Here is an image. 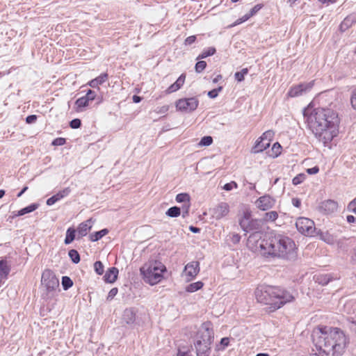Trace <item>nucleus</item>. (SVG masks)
Here are the masks:
<instances>
[{"label":"nucleus","instance_id":"1","mask_svg":"<svg viewBox=\"0 0 356 356\" xmlns=\"http://www.w3.org/2000/svg\"><path fill=\"white\" fill-rule=\"evenodd\" d=\"M248 245L266 259H282L294 261L298 258V248L294 241L287 236L273 232H255L250 235Z\"/></svg>","mask_w":356,"mask_h":356},{"label":"nucleus","instance_id":"2","mask_svg":"<svg viewBox=\"0 0 356 356\" xmlns=\"http://www.w3.org/2000/svg\"><path fill=\"white\" fill-rule=\"evenodd\" d=\"M307 128L318 139L324 142L333 138V133L338 131L340 118L338 113L330 108H305L302 111Z\"/></svg>","mask_w":356,"mask_h":356},{"label":"nucleus","instance_id":"3","mask_svg":"<svg viewBox=\"0 0 356 356\" xmlns=\"http://www.w3.org/2000/svg\"><path fill=\"white\" fill-rule=\"evenodd\" d=\"M312 339L316 350L327 356H341L347 344L346 337L341 329L325 325L315 327Z\"/></svg>","mask_w":356,"mask_h":356},{"label":"nucleus","instance_id":"4","mask_svg":"<svg viewBox=\"0 0 356 356\" xmlns=\"http://www.w3.org/2000/svg\"><path fill=\"white\" fill-rule=\"evenodd\" d=\"M296 291L292 289L280 286H266L257 288L255 296L258 302L270 305L273 310L278 309L284 305L293 302Z\"/></svg>","mask_w":356,"mask_h":356},{"label":"nucleus","instance_id":"5","mask_svg":"<svg viewBox=\"0 0 356 356\" xmlns=\"http://www.w3.org/2000/svg\"><path fill=\"white\" fill-rule=\"evenodd\" d=\"M167 272L166 266L159 261L150 260L140 268V273L144 282L151 286L159 284Z\"/></svg>","mask_w":356,"mask_h":356},{"label":"nucleus","instance_id":"6","mask_svg":"<svg viewBox=\"0 0 356 356\" xmlns=\"http://www.w3.org/2000/svg\"><path fill=\"white\" fill-rule=\"evenodd\" d=\"M194 340H200L201 342L213 343L214 340L213 323L209 321L202 323L196 332Z\"/></svg>","mask_w":356,"mask_h":356},{"label":"nucleus","instance_id":"7","mask_svg":"<svg viewBox=\"0 0 356 356\" xmlns=\"http://www.w3.org/2000/svg\"><path fill=\"white\" fill-rule=\"evenodd\" d=\"M238 223L243 231L245 232H250L255 231L254 233L257 232V230L259 229L261 222L259 220L253 219L251 218V212L245 211L243 213V216L238 220Z\"/></svg>","mask_w":356,"mask_h":356},{"label":"nucleus","instance_id":"8","mask_svg":"<svg viewBox=\"0 0 356 356\" xmlns=\"http://www.w3.org/2000/svg\"><path fill=\"white\" fill-rule=\"evenodd\" d=\"M296 227L298 231L306 236H314L316 227L314 222L305 217H300L296 220Z\"/></svg>","mask_w":356,"mask_h":356},{"label":"nucleus","instance_id":"9","mask_svg":"<svg viewBox=\"0 0 356 356\" xmlns=\"http://www.w3.org/2000/svg\"><path fill=\"white\" fill-rule=\"evenodd\" d=\"M275 133L273 130H268L256 140L254 145L252 148V152L254 154L261 152L266 150L270 146V142L273 138Z\"/></svg>","mask_w":356,"mask_h":356},{"label":"nucleus","instance_id":"10","mask_svg":"<svg viewBox=\"0 0 356 356\" xmlns=\"http://www.w3.org/2000/svg\"><path fill=\"white\" fill-rule=\"evenodd\" d=\"M198 105L199 100L196 97L181 98L175 102L177 111L187 113L195 111Z\"/></svg>","mask_w":356,"mask_h":356},{"label":"nucleus","instance_id":"11","mask_svg":"<svg viewBox=\"0 0 356 356\" xmlns=\"http://www.w3.org/2000/svg\"><path fill=\"white\" fill-rule=\"evenodd\" d=\"M42 284L46 287L48 292L54 291L59 286V280L51 270L43 271L41 277Z\"/></svg>","mask_w":356,"mask_h":356},{"label":"nucleus","instance_id":"12","mask_svg":"<svg viewBox=\"0 0 356 356\" xmlns=\"http://www.w3.org/2000/svg\"><path fill=\"white\" fill-rule=\"evenodd\" d=\"M314 85V81L309 82L300 83L299 84L291 86L288 92L287 95L290 97H297L305 95L313 88Z\"/></svg>","mask_w":356,"mask_h":356},{"label":"nucleus","instance_id":"13","mask_svg":"<svg viewBox=\"0 0 356 356\" xmlns=\"http://www.w3.org/2000/svg\"><path fill=\"white\" fill-rule=\"evenodd\" d=\"M209 342H201L200 340H194L193 345L197 356H209L211 350V344Z\"/></svg>","mask_w":356,"mask_h":356},{"label":"nucleus","instance_id":"14","mask_svg":"<svg viewBox=\"0 0 356 356\" xmlns=\"http://www.w3.org/2000/svg\"><path fill=\"white\" fill-rule=\"evenodd\" d=\"M200 262L193 261L188 263L184 267V273L187 277V280L190 281L194 279L200 272Z\"/></svg>","mask_w":356,"mask_h":356},{"label":"nucleus","instance_id":"15","mask_svg":"<svg viewBox=\"0 0 356 356\" xmlns=\"http://www.w3.org/2000/svg\"><path fill=\"white\" fill-rule=\"evenodd\" d=\"M275 204V200L269 195H263L256 201L257 207L262 211L273 208Z\"/></svg>","mask_w":356,"mask_h":356},{"label":"nucleus","instance_id":"16","mask_svg":"<svg viewBox=\"0 0 356 356\" xmlns=\"http://www.w3.org/2000/svg\"><path fill=\"white\" fill-rule=\"evenodd\" d=\"M338 208V203L333 200H327L320 203L319 211L325 214H330L335 212Z\"/></svg>","mask_w":356,"mask_h":356},{"label":"nucleus","instance_id":"17","mask_svg":"<svg viewBox=\"0 0 356 356\" xmlns=\"http://www.w3.org/2000/svg\"><path fill=\"white\" fill-rule=\"evenodd\" d=\"M136 309L134 307L127 308L122 315L123 321L131 327L136 325Z\"/></svg>","mask_w":356,"mask_h":356},{"label":"nucleus","instance_id":"18","mask_svg":"<svg viewBox=\"0 0 356 356\" xmlns=\"http://www.w3.org/2000/svg\"><path fill=\"white\" fill-rule=\"evenodd\" d=\"M229 211V207L226 202H220L212 209V216L217 220L226 216Z\"/></svg>","mask_w":356,"mask_h":356},{"label":"nucleus","instance_id":"19","mask_svg":"<svg viewBox=\"0 0 356 356\" xmlns=\"http://www.w3.org/2000/svg\"><path fill=\"white\" fill-rule=\"evenodd\" d=\"M314 236H318L321 240L327 244H334L335 242V237L333 234H330L327 230L323 231L321 229L316 227Z\"/></svg>","mask_w":356,"mask_h":356},{"label":"nucleus","instance_id":"20","mask_svg":"<svg viewBox=\"0 0 356 356\" xmlns=\"http://www.w3.org/2000/svg\"><path fill=\"white\" fill-rule=\"evenodd\" d=\"M92 220L89 219L84 222H81L76 230L77 232V239H80L83 236H86L88 233L92 229Z\"/></svg>","mask_w":356,"mask_h":356},{"label":"nucleus","instance_id":"21","mask_svg":"<svg viewBox=\"0 0 356 356\" xmlns=\"http://www.w3.org/2000/svg\"><path fill=\"white\" fill-rule=\"evenodd\" d=\"M119 270L116 267L109 268L105 273L103 279L106 283H113L118 279Z\"/></svg>","mask_w":356,"mask_h":356},{"label":"nucleus","instance_id":"22","mask_svg":"<svg viewBox=\"0 0 356 356\" xmlns=\"http://www.w3.org/2000/svg\"><path fill=\"white\" fill-rule=\"evenodd\" d=\"M314 280L318 284L325 286L332 281L334 277L331 273H319L314 276Z\"/></svg>","mask_w":356,"mask_h":356},{"label":"nucleus","instance_id":"23","mask_svg":"<svg viewBox=\"0 0 356 356\" xmlns=\"http://www.w3.org/2000/svg\"><path fill=\"white\" fill-rule=\"evenodd\" d=\"M356 22V17L353 15L347 16L340 24L339 30L341 32L346 31L349 29L353 24Z\"/></svg>","mask_w":356,"mask_h":356},{"label":"nucleus","instance_id":"24","mask_svg":"<svg viewBox=\"0 0 356 356\" xmlns=\"http://www.w3.org/2000/svg\"><path fill=\"white\" fill-rule=\"evenodd\" d=\"M108 75L106 72L102 73L99 76L90 81L88 85L93 88H99V86L106 82L108 79Z\"/></svg>","mask_w":356,"mask_h":356},{"label":"nucleus","instance_id":"25","mask_svg":"<svg viewBox=\"0 0 356 356\" xmlns=\"http://www.w3.org/2000/svg\"><path fill=\"white\" fill-rule=\"evenodd\" d=\"M39 207V204L38 203H32L20 210L17 211L16 213L14 214L15 216H22L26 213H31L35 211Z\"/></svg>","mask_w":356,"mask_h":356},{"label":"nucleus","instance_id":"26","mask_svg":"<svg viewBox=\"0 0 356 356\" xmlns=\"http://www.w3.org/2000/svg\"><path fill=\"white\" fill-rule=\"evenodd\" d=\"M76 230L74 227H70L67 229L65 233V238L64 239V243L69 245L72 243L76 238Z\"/></svg>","mask_w":356,"mask_h":356},{"label":"nucleus","instance_id":"27","mask_svg":"<svg viewBox=\"0 0 356 356\" xmlns=\"http://www.w3.org/2000/svg\"><path fill=\"white\" fill-rule=\"evenodd\" d=\"M108 233V229L106 228L102 229L99 231L95 232L89 235V239L92 242L99 241L102 237Z\"/></svg>","mask_w":356,"mask_h":356},{"label":"nucleus","instance_id":"28","mask_svg":"<svg viewBox=\"0 0 356 356\" xmlns=\"http://www.w3.org/2000/svg\"><path fill=\"white\" fill-rule=\"evenodd\" d=\"M88 105L89 102L83 96L75 101V110L76 112H82Z\"/></svg>","mask_w":356,"mask_h":356},{"label":"nucleus","instance_id":"29","mask_svg":"<svg viewBox=\"0 0 356 356\" xmlns=\"http://www.w3.org/2000/svg\"><path fill=\"white\" fill-rule=\"evenodd\" d=\"M231 339L229 337H222L220 342L215 346V350L217 352L224 351L229 346Z\"/></svg>","mask_w":356,"mask_h":356},{"label":"nucleus","instance_id":"30","mask_svg":"<svg viewBox=\"0 0 356 356\" xmlns=\"http://www.w3.org/2000/svg\"><path fill=\"white\" fill-rule=\"evenodd\" d=\"M203 286L204 283L202 281H197L187 285L186 287V291L188 293H194L201 289Z\"/></svg>","mask_w":356,"mask_h":356},{"label":"nucleus","instance_id":"31","mask_svg":"<svg viewBox=\"0 0 356 356\" xmlns=\"http://www.w3.org/2000/svg\"><path fill=\"white\" fill-rule=\"evenodd\" d=\"M216 49L213 47H210L204 49L202 52L197 57V60L206 58L209 56H213L216 54Z\"/></svg>","mask_w":356,"mask_h":356},{"label":"nucleus","instance_id":"32","mask_svg":"<svg viewBox=\"0 0 356 356\" xmlns=\"http://www.w3.org/2000/svg\"><path fill=\"white\" fill-rule=\"evenodd\" d=\"M165 215L170 218H177L181 215V208L177 206L171 207L166 211Z\"/></svg>","mask_w":356,"mask_h":356},{"label":"nucleus","instance_id":"33","mask_svg":"<svg viewBox=\"0 0 356 356\" xmlns=\"http://www.w3.org/2000/svg\"><path fill=\"white\" fill-rule=\"evenodd\" d=\"M68 256L72 261V262L74 264H77L81 261V257L79 252L75 249H72L68 251Z\"/></svg>","mask_w":356,"mask_h":356},{"label":"nucleus","instance_id":"34","mask_svg":"<svg viewBox=\"0 0 356 356\" xmlns=\"http://www.w3.org/2000/svg\"><path fill=\"white\" fill-rule=\"evenodd\" d=\"M278 218V213L275 211H268L264 213L263 220L265 222H274Z\"/></svg>","mask_w":356,"mask_h":356},{"label":"nucleus","instance_id":"35","mask_svg":"<svg viewBox=\"0 0 356 356\" xmlns=\"http://www.w3.org/2000/svg\"><path fill=\"white\" fill-rule=\"evenodd\" d=\"M190 195L186 193H181L176 195L175 200L178 203H190Z\"/></svg>","mask_w":356,"mask_h":356},{"label":"nucleus","instance_id":"36","mask_svg":"<svg viewBox=\"0 0 356 356\" xmlns=\"http://www.w3.org/2000/svg\"><path fill=\"white\" fill-rule=\"evenodd\" d=\"M61 284L63 290L67 291L73 286L72 280L68 276H63Z\"/></svg>","mask_w":356,"mask_h":356},{"label":"nucleus","instance_id":"37","mask_svg":"<svg viewBox=\"0 0 356 356\" xmlns=\"http://www.w3.org/2000/svg\"><path fill=\"white\" fill-rule=\"evenodd\" d=\"M248 68H243L241 71L236 72L234 78L238 82H242L245 79V76L248 74Z\"/></svg>","mask_w":356,"mask_h":356},{"label":"nucleus","instance_id":"38","mask_svg":"<svg viewBox=\"0 0 356 356\" xmlns=\"http://www.w3.org/2000/svg\"><path fill=\"white\" fill-rule=\"evenodd\" d=\"M282 147L278 142L275 143L271 148L272 156L273 158L279 156L282 153Z\"/></svg>","mask_w":356,"mask_h":356},{"label":"nucleus","instance_id":"39","mask_svg":"<svg viewBox=\"0 0 356 356\" xmlns=\"http://www.w3.org/2000/svg\"><path fill=\"white\" fill-rule=\"evenodd\" d=\"M10 268L8 266L6 260H0V272L6 277L9 274Z\"/></svg>","mask_w":356,"mask_h":356},{"label":"nucleus","instance_id":"40","mask_svg":"<svg viewBox=\"0 0 356 356\" xmlns=\"http://www.w3.org/2000/svg\"><path fill=\"white\" fill-rule=\"evenodd\" d=\"M94 270L98 275H103L104 266L101 261H97L94 263Z\"/></svg>","mask_w":356,"mask_h":356},{"label":"nucleus","instance_id":"41","mask_svg":"<svg viewBox=\"0 0 356 356\" xmlns=\"http://www.w3.org/2000/svg\"><path fill=\"white\" fill-rule=\"evenodd\" d=\"M213 138L210 136H203L200 142H199V145L200 146H202V147H207V146H209L211 145L212 143H213Z\"/></svg>","mask_w":356,"mask_h":356},{"label":"nucleus","instance_id":"42","mask_svg":"<svg viewBox=\"0 0 356 356\" xmlns=\"http://www.w3.org/2000/svg\"><path fill=\"white\" fill-rule=\"evenodd\" d=\"M305 179L306 175L304 173H300L293 178L292 184L294 186H297L302 183Z\"/></svg>","mask_w":356,"mask_h":356},{"label":"nucleus","instance_id":"43","mask_svg":"<svg viewBox=\"0 0 356 356\" xmlns=\"http://www.w3.org/2000/svg\"><path fill=\"white\" fill-rule=\"evenodd\" d=\"M222 86H218L216 88L209 90L207 93L208 97L211 99H215L218 96L219 92L222 90Z\"/></svg>","mask_w":356,"mask_h":356},{"label":"nucleus","instance_id":"44","mask_svg":"<svg viewBox=\"0 0 356 356\" xmlns=\"http://www.w3.org/2000/svg\"><path fill=\"white\" fill-rule=\"evenodd\" d=\"M207 67V63L204 60H198L195 65V70L196 72L200 73L205 70Z\"/></svg>","mask_w":356,"mask_h":356},{"label":"nucleus","instance_id":"45","mask_svg":"<svg viewBox=\"0 0 356 356\" xmlns=\"http://www.w3.org/2000/svg\"><path fill=\"white\" fill-rule=\"evenodd\" d=\"M191 207V203H186L182 205L181 208V214L184 218L189 216V211Z\"/></svg>","mask_w":356,"mask_h":356},{"label":"nucleus","instance_id":"46","mask_svg":"<svg viewBox=\"0 0 356 356\" xmlns=\"http://www.w3.org/2000/svg\"><path fill=\"white\" fill-rule=\"evenodd\" d=\"M238 188V184H236V181H232L229 183H226L223 186H222V188L226 191H232L233 188Z\"/></svg>","mask_w":356,"mask_h":356},{"label":"nucleus","instance_id":"47","mask_svg":"<svg viewBox=\"0 0 356 356\" xmlns=\"http://www.w3.org/2000/svg\"><path fill=\"white\" fill-rule=\"evenodd\" d=\"M241 238V235L238 234H236V233L232 234L231 235L229 236V240L234 245H236V244L239 243Z\"/></svg>","mask_w":356,"mask_h":356},{"label":"nucleus","instance_id":"48","mask_svg":"<svg viewBox=\"0 0 356 356\" xmlns=\"http://www.w3.org/2000/svg\"><path fill=\"white\" fill-rule=\"evenodd\" d=\"M60 200L61 199L59 197L58 195L56 193V194L52 195L51 197H50L49 198H48L47 200L46 204L48 206H51Z\"/></svg>","mask_w":356,"mask_h":356},{"label":"nucleus","instance_id":"49","mask_svg":"<svg viewBox=\"0 0 356 356\" xmlns=\"http://www.w3.org/2000/svg\"><path fill=\"white\" fill-rule=\"evenodd\" d=\"M263 7L264 5L262 3H258L255 5L248 13L249 15L252 17V16L255 15Z\"/></svg>","mask_w":356,"mask_h":356},{"label":"nucleus","instance_id":"50","mask_svg":"<svg viewBox=\"0 0 356 356\" xmlns=\"http://www.w3.org/2000/svg\"><path fill=\"white\" fill-rule=\"evenodd\" d=\"M66 143V139L65 138L58 137L54 139L51 142V145L54 146H62Z\"/></svg>","mask_w":356,"mask_h":356},{"label":"nucleus","instance_id":"51","mask_svg":"<svg viewBox=\"0 0 356 356\" xmlns=\"http://www.w3.org/2000/svg\"><path fill=\"white\" fill-rule=\"evenodd\" d=\"M81 126V120L79 118H74L70 122V127L72 129H79Z\"/></svg>","mask_w":356,"mask_h":356},{"label":"nucleus","instance_id":"52","mask_svg":"<svg viewBox=\"0 0 356 356\" xmlns=\"http://www.w3.org/2000/svg\"><path fill=\"white\" fill-rule=\"evenodd\" d=\"M347 209L348 211L356 214V197L348 203Z\"/></svg>","mask_w":356,"mask_h":356},{"label":"nucleus","instance_id":"53","mask_svg":"<svg viewBox=\"0 0 356 356\" xmlns=\"http://www.w3.org/2000/svg\"><path fill=\"white\" fill-rule=\"evenodd\" d=\"M84 97L87 99L89 102L93 101L96 97V92L94 90L89 89L86 95H84Z\"/></svg>","mask_w":356,"mask_h":356},{"label":"nucleus","instance_id":"54","mask_svg":"<svg viewBox=\"0 0 356 356\" xmlns=\"http://www.w3.org/2000/svg\"><path fill=\"white\" fill-rule=\"evenodd\" d=\"M71 189L69 187L65 188L64 189L58 191L57 194L60 199H63L70 195Z\"/></svg>","mask_w":356,"mask_h":356},{"label":"nucleus","instance_id":"55","mask_svg":"<svg viewBox=\"0 0 356 356\" xmlns=\"http://www.w3.org/2000/svg\"><path fill=\"white\" fill-rule=\"evenodd\" d=\"M186 79L185 74H181L175 82V84L180 89L184 83Z\"/></svg>","mask_w":356,"mask_h":356},{"label":"nucleus","instance_id":"56","mask_svg":"<svg viewBox=\"0 0 356 356\" xmlns=\"http://www.w3.org/2000/svg\"><path fill=\"white\" fill-rule=\"evenodd\" d=\"M37 119H38L37 115H34V114L29 115L26 116V118L25 119V122L26 124H34L37 121Z\"/></svg>","mask_w":356,"mask_h":356},{"label":"nucleus","instance_id":"57","mask_svg":"<svg viewBox=\"0 0 356 356\" xmlns=\"http://www.w3.org/2000/svg\"><path fill=\"white\" fill-rule=\"evenodd\" d=\"M169 110V106L164 105L162 106L157 107L155 110V112L158 114H165Z\"/></svg>","mask_w":356,"mask_h":356},{"label":"nucleus","instance_id":"58","mask_svg":"<svg viewBox=\"0 0 356 356\" xmlns=\"http://www.w3.org/2000/svg\"><path fill=\"white\" fill-rule=\"evenodd\" d=\"M118 292V289L116 287H114L110 290L108 292V296H107V300H111L117 294Z\"/></svg>","mask_w":356,"mask_h":356},{"label":"nucleus","instance_id":"59","mask_svg":"<svg viewBox=\"0 0 356 356\" xmlns=\"http://www.w3.org/2000/svg\"><path fill=\"white\" fill-rule=\"evenodd\" d=\"M350 104L353 108L356 111V88L354 89L352 92L350 97Z\"/></svg>","mask_w":356,"mask_h":356},{"label":"nucleus","instance_id":"60","mask_svg":"<svg viewBox=\"0 0 356 356\" xmlns=\"http://www.w3.org/2000/svg\"><path fill=\"white\" fill-rule=\"evenodd\" d=\"M196 36L195 35H191L187 37L184 40V44L186 46L191 45L196 41Z\"/></svg>","mask_w":356,"mask_h":356},{"label":"nucleus","instance_id":"61","mask_svg":"<svg viewBox=\"0 0 356 356\" xmlns=\"http://www.w3.org/2000/svg\"><path fill=\"white\" fill-rule=\"evenodd\" d=\"M251 17L249 15L248 13H246L241 17L238 18L236 22H235V24H240L241 23H243L246 21H248Z\"/></svg>","mask_w":356,"mask_h":356},{"label":"nucleus","instance_id":"62","mask_svg":"<svg viewBox=\"0 0 356 356\" xmlns=\"http://www.w3.org/2000/svg\"><path fill=\"white\" fill-rule=\"evenodd\" d=\"M178 90H179V87H177L175 83L171 84L165 90V92L167 94H170V93H172L174 92H176Z\"/></svg>","mask_w":356,"mask_h":356},{"label":"nucleus","instance_id":"63","mask_svg":"<svg viewBox=\"0 0 356 356\" xmlns=\"http://www.w3.org/2000/svg\"><path fill=\"white\" fill-rule=\"evenodd\" d=\"M319 172V168L317 165H315L312 168H309L307 169V172L309 175H316Z\"/></svg>","mask_w":356,"mask_h":356},{"label":"nucleus","instance_id":"64","mask_svg":"<svg viewBox=\"0 0 356 356\" xmlns=\"http://www.w3.org/2000/svg\"><path fill=\"white\" fill-rule=\"evenodd\" d=\"M177 356H191V351L189 349L186 350H181L180 348L178 349Z\"/></svg>","mask_w":356,"mask_h":356}]
</instances>
